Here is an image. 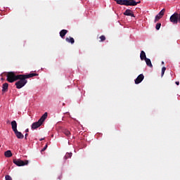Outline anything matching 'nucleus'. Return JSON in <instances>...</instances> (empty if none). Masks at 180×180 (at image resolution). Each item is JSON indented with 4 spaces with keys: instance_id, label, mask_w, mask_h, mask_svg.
<instances>
[{
    "instance_id": "nucleus-24",
    "label": "nucleus",
    "mask_w": 180,
    "mask_h": 180,
    "mask_svg": "<svg viewBox=\"0 0 180 180\" xmlns=\"http://www.w3.org/2000/svg\"><path fill=\"white\" fill-rule=\"evenodd\" d=\"M47 147H48V145L47 144H46V146L41 149V152H43V151H46V150H47Z\"/></svg>"
},
{
    "instance_id": "nucleus-27",
    "label": "nucleus",
    "mask_w": 180,
    "mask_h": 180,
    "mask_svg": "<svg viewBox=\"0 0 180 180\" xmlns=\"http://www.w3.org/2000/svg\"><path fill=\"white\" fill-rule=\"evenodd\" d=\"M175 84L176 85H179V82H176Z\"/></svg>"
},
{
    "instance_id": "nucleus-14",
    "label": "nucleus",
    "mask_w": 180,
    "mask_h": 180,
    "mask_svg": "<svg viewBox=\"0 0 180 180\" xmlns=\"http://www.w3.org/2000/svg\"><path fill=\"white\" fill-rule=\"evenodd\" d=\"M140 58L142 61L147 58V56H146V52H144V51H141Z\"/></svg>"
},
{
    "instance_id": "nucleus-30",
    "label": "nucleus",
    "mask_w": 180,
    "mask_h": 180,
    "mask_svg": "<svg viewBox=\"0 0 180 180\" xmlns=\"http://www.w3.org/2000/svg\"><path fill=\"white\" fill-rule=\"evenodd\" d=\"M162 64H164V62H162Z\"/></svg>"
},
{
    "instance_id": "nucleus-18",
    "label": "nucleus",
    "mask_w": 180,
    "mask_h": 180,
    "mask_svg": "<svg viewBox=\"0 0 180 180\" xmlns=\"http://www.w3.org/2000/svg\"><path fill=\"white\" fill-rule=\"evenodd\" d=\"M63 133L67 136V137H70L71 136V132L68 131V129H64Z\"/></svg>"
},
{
    "instance_id": "nucleus-15",
    "label": "nucleus",
    "mask_w": 180,
    "mask_h": 180,
    "mask_svg": "<svg viewBox=\"0 0 180 180\" xmlns=\"http://www.w3.org/2000/svg\"><path fill=\"white\" fill-rule=\"evenodd\" d=\"M146 63V65L148 67H150V68H153V63H151V60L150 58H146V60H144Z\"/></svg>"
},
{
    "instance_id": "nucleus-19",
    "label": "nucleus",
    "mask_w": 180,
    "mask_h": 180,
    "mask_svg": "<svg viewBox=\"0 0 180 180\" xmlns=\"http://www.w3.org/2000/svg\"><path fill=\"white\" fill-rule=\"evenodd\" d=\"M72 157V153H67L64 157L65 160H68V158H71Z\"/></svg>"
},
{
    "instance_id": "nucleus-22",
    "label": "nucleus",
    "mask_w": 180,
    "mask_h": 180,
    "mask_svg": "<svg viewBox=\"0 0 180 180\" xmlns=\"http://www.w3.org/2000/svg\"><path fill=\"white\" fill-rule=\"evenodd\" d=\"M160 27H161V23L160 22L157 23L155 26L156 30H158L159 29H160Z\"/></svg>"
},
{
    "instance_id": "nucleus-13",
    "label": "nucleus",
    "mask_w": 180,
    "mask_h": 180,
    "mask_svg": "<svg viewBox=\"0 0 180 180\" xmlns=\"http://www.w3.org/2000/svg\"><path fill=\"white\" fill-rule=\"evenodd\" d=\"M118 5H125L127 4V0H114Z\"/></svg>"
},
{
    "instance_id": "nucleus-11",
    "label": "nucleus",
    "mask_w": 180,
    "mask_h": 180,
    "mask_svg": "<svg viewBox=\"0 0 180 180\" xmlns=\"http://www.w3.org/2000/svg\"><path fill=\"white\" fill-rule=\"evenodd\" d=\"M68 33V30H62L60 32L59 34H60V37L62 39H64V37H65V34H67Z\"/></svg>"
},
{
    "instance_id": "nucleus-4",
    "label": "nucleus",
    "mask_w": 180,
    "mask_h": 180,
    "mask_svg": "<svg viewBox=\"0 0 180 180\" xmlns=\"http://www.w3.org/2000/svg\"><path fill=\"white\" fill-rule=\"evenodd\" d=\"M13 162L17 165V167H25V165H27V164H29V160L23 161L20 159H13Z\"/></svg>"
},
{
    "instance_id": "nucleus-23",
    "label": "nucleus",
    "mask_w": 180,
    "mask_h": 180,
    "mask_svg": "<svg viewBox=\"0 0 180 180\" xmlns=\"http://www.w3.org/2000/svg\"><path fill=\"white\" fill-rule=\"evenodd\" d=\"M5 179L6 180H12V177L9 175H6L5 176Z\"/></svg>"
},
{
    "instance_id": "nucleus-7",
    "label": "nucleus",
    "mask_w": 180,
    "mask_h": 180,
    "mask_svg": "<svg viewBox=\"0 0 180 180\" xmlns=\"http://www.w3.org/2000/svg\"><path fill=\"white\" fill-rule=\"evenodd\" d=\"M143 79H144V75L141 74L135 79V84L137 85V84L141 83L143 82Z\"/></svg>"
},
{
    "instance_id": "nucleus-10",
    "label": "nucleus",
    "mask_w": 180,
    "mask_h": 180,
    "mask_svg": "<svg viewBox=\"0 0 180 180\" xmlns=\"http://www.w3.org/2000/svg\"><path fill=\"white\" fill-rule=\"evenodd\" d=\"M17 139H24L25 136L22 134V132L19 131H14Z\"/></svg>"
},
{
    "instance_id": "nucleus-6",
    "label": "nucleus",
    "mask_w": 180,
    "mask_h": 180,
    "mask_svg": "<svg viewBox=\"0 0 180 180\" xmlns=\"http://www.w3.org/2000/svg\"><path fill=\"white\" fill-rule=\"evenodd\" d=\"M139 2H136L134 0H127L126 6H136Z\"/></svg>"
},
{
    "instance_id": "nucleus-20",
    "label": "nucleus",
    "mask_w": 180,
    "mask_h": 180,
    "mask_svg": "<svg viewBox=\"0 0 180 180\" xmlns=\"http://www.w3.org/2000/svg\"><path fill=\"white\" fill-rule=\"evenodd\" d=\"M166 70H167V68H165V67H163V68H162L161 77H164V74H165Z\"/></svg>"
},
{
    "instance_id": "nucleus-17",
    "label": "nucleus",
    "mask_w": 180,
    "mask_h": 180,
    "mask_svg": "<svg viewBox=\"0 0 180 180\" xmlns=\"http://www.w3.org/2000/svg\"><path fill=\"white\" fill-rule=\"evenodd\" d=\"M4 155L5 157H6L7 158H11V157H12L13 154H12V151L11 150H6L4 153Z\"/></svg>"
},
{
    "instance_id": "nucleus-8",
    "label": "nucleus",
    "mask_w": 180,
    "mask_h": 180,
    "mask_svg": "<svg viewBox=\"0 0 180 180\" xmlns=\"http://www.w3.org/2000/svg\"><path fill=\"white\" fill-rule=\"evenodd\" d=\"M124 15H125V16H131V18H134V14L133 13V11L130 9H127L124 13Z\"/></svg>"
},
{
    "instance_id": "nucleus-1",
    "label": "nucleus",
    "mask_w": 180,
    "mask_h": 180,
    "mask_svg": "<svg viewBox=\"0 0 180 180\" xmlns=\"http://www.w3.org/2000/svg\"><path fill=\"white\" fill-rule=\"evenodd\" d=\"M39 75L36 73H31L28 75H20V77L18 79V82H15V85L17 89H20L27 84V79L33 78V77H37ZM19 80V81H18Z\"/></svg>"
},
{
    "instance_id": "nucleus-3",
    "label": "nucleus",
    "mask_w": 180,
    "mask_h": 180,
    "mask_svg": "<svg viewBox=\"0 0 180 180\" xmlns=\"http://www.w3.org/2000/svg\"><path fill=\"white\" fill-rule=\"evenodd\" d=\"M20 77V75H15L13 72H8L7 74V81L8 82H15L18 81V78Z\"/></svg>"
},
{
    "instance_id": "nucleus-26",
    "label": "nucleus",
    "mask_w": 180,
    "mask_h": 180,
    "mask_svg": "<svg viewBox=\"0 0 180 180\" xmlns=\"http://www.w3.org/2000/svg\"><path fill=\"white\" fill-rule=\"evenodd\" d=\"M25 133H29V129H25Z\"/></svg>"
},
{
    "instance_id": "nucleus-28",
    "label": "nucleus",
    "mask_w": 180,
    "mask_h": 180,
    "mask_svg": "<svg viewBox=\"0 0 180 180\" xmlns=\"http://www.w3.org/2000/svg\"><path fill=\"white\" fill-rule=\"evenodd\" d=\"M43 140H44V138L39 139L40 141H43Z\"/></svg>"
},
{
    "instance_id": "nucleus-9",
    "label": "nucleus",
    "mask_w": 180,
    "mask_h": 180,
    "mask_svg": "<svg viewBox=\"0 0 180 180\" xmlns=\"http://www.w3.org/2000/svg\"><path fill=\"white\" fill-rule=\"evenodd\" d=\"M11 128L13 131H18V123L16 122V121L13 120L11 122Z\"/></svg>"
},
{
    "instance_id": "nucleus-12",
    "label": "nucleus",
    "mask_w": 180,
    "mask_h": 180,
    "mask_svg": "<svg viewBox=\"0 0 180 180\" xmlns=\"http://www.w3.org/2000/svg\"><path fill=\"white\" fill-rule=\"evenodd\" d=\"M65 41L68 43H70L71 44H74V43H75V40L74 39V38L69 37H66L65 38Z\"/></svg>"
},
{
    "instance_id": "nucleus-25",
    "label": "nucleus",
    "mask_w": 180,
    "mask_h": 180,
    "mask_svg": "<svg viewBox=\"0 0 180 180\" xmlns=\"http://www.w3.org/2000/svg\"><path fill=\"white\" fill-rule=\"evenodd\" d=\"M29 136V134H25V140H27V136Z\"/></svg>"
},
{
    "instance_id": "nucleus-5",
    "label": "nucleus",
    "mask_w": 180,
    "mask_h": 180,
    "mask_svg": "<svg viewBox=\"0 0 180 180\" xmlns=\"http://www.w3.org/2000/svg\"><path fill=\"white\" fill-rule=\"evenodd\" d=\"M164 13H165V8H163L155 18V20L154 22L157 23V22H158V20H160V19H161V18H162L164 16Z\"/></svg>"
},
{
    "instance_id": "nucleus-29",
    "label": "nucleus",
    "mask_w": 180,
    "mask_h": 180,
    "mask_svg": "<svg viewBox=\"0 0 180 180\" xmlns=\"http://www.w3.org/2000/svg\"><path fill=\"white\" fill-rule=\"evenodd\" d=\"M58 178H59V179H61L63 178V176L60 175V176H59Z\"/></svg>"
},
{
    "instance_id": "nucleus-2",
    "label": "nucleus",
    "mask_w": 180,
    "mask_h": 180,
    "mask_svg": "<svg viewBox=\"0 0 180 180\" xmlns=\"http://www.w3.org/2000/svg\"><path fill=\"white\" fill-rule=\"evenodd\" d=\"M47 112H44V114L41 117V118L37 122L32 123L31 129L32 130H36V129H39V127H40V126L43 124L44 120L47 119Z\"/></svg>"
},
{
    "instance_id": "nucleus-16",
    "label": "nucleus",
    "mask_w": 180,
    "mask_h": 180,
    "mask_svg": "<svg viewBox=\"0 0 180 180\" xmlns=\"http://www.w3.org/2000/svg\"><path fill=\"white\" fill-rule=\"evenodd\" d=\"M8 86H9V84H8V83L3 84L2 92H6L8 91Z\"/></svg>"
},
{
    "instance_id": "nucleus-21",
    "label": "nucleus",
    "mask_w": 180,
    "mask_h": 180,
    "mask_svg": "<svg viewBox=\"0 0 180 180\" xmlns=\"http://www.w3.org/2000/svg\"><path fill=\"white\" fill-rule=\"evenodd\" d=\"M100 39H101L100 41H105V40H106V37H105V35H101L100 37Z\"/></svg>"
}]
</instances>
